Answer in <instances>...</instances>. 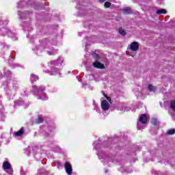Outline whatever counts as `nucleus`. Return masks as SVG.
Masks as SVG:
<instances>
[{"instance_id":"12","label":"nucleus","mask_w":175,"mask_h":175,"mask_svg":"<svg viewBox=\"0 0 175 175\" xmlns=\"http://www.w3.org/2000/svg\"><path fill=\"white\" fill-rule=\"evenodd\" d=\"M117 109L118 110H119V111H123V112L129 111V110H131V107L125 103H120L118 105Z\"/></svg>"},{"instance_id":"35","label":"nucleus","mask_w":175,"mask_h":175,"mask_svg":"<svg viewBox=\"0 0 175 175\" xmlns=\"http://www.w3.org/2000/svg\"><path fill=\"white\" fill-rule=\"evenodd\" d=\"M21 175H28V173L27 172L24 171V170H21Z\"/></svg>"},{"instance_id":"8","label":"nucleus","mask_w":175,"mask_h":175,"mask_svg":"<svg viewBox=\"0 0 175 175\" xmlns=\"http://www.w3.org/2000/svg\"><path fill=\"white\" fill-rule=\"evenodd\" d=\"M3 77H5L6 82L3 83V85H9V83L13 81L14 78H13V72L9 69L8 67L5 66L3 70V74L0 72V80H2Z\"/></svg>"},{"instance_id":"23","label":"nucleus","mask_w":175,"mask_h":175,"mask_svg":"<svg viewBox=\"0 0 175 175\" xmlns=\"http://www.w3.org/2000/svg\"><path fill=\"white\" fill-rule=\"evenodd\" d=\"M147 90H148V91L150 92H155V91H157V87L153 86L152 85H149L147 87Z\"/></svg>"},{"instance_id":"4","label":"nucleus","mask_w":175,"mask_h":175,"mask_svg":"<svg viewBox=\"0 0 175 175\" xmlns=\"http://www.w3.org/2000/svg\"><path fill=\"white\" fill-rule=\"evenodd\" d=\"M18 14L21 20H27V21H24L22 23V27H23L24 31L31 32L33 29L32 26H31V16L32 15V12H29L28 11H18Z\"/></svg>"},{"instance_id":"52","label":"nucleus","mask_w":175,"mask_h":175,"mask_svg":"<svg viewBox=\"0 0 175 175\" xmlns=\"http://www.w3.org/2000/svg\"><path fill=\"white\" fill-rule=\"evenodd\" d=\"M139 105H140L141 107L143 106V104H142V103H140Z\"/></svg>"},{"instance_id":"53","label":"nucleus","mask_w":175,"mask_h":175,"mask_svg":"<svg viewBox=\"0 0 175 175\" xmlns=\"http://www.w3.org/2000/svg\"><path fill=\"white\" fill-rule=\"evenodd\" d=\"M31 152H29L28 153H27L28 155H29V154H30Z\"/></svg>"},{"instance_id":"30","label":"nucleus","mask_w":175,"mask_h":175,"mask_svg":"<svg viewBox=\"0 0 175 175\" xmlns=\"http://www.w3.org/2000/svg\"><path fill=\"white\" fill-rule=\"evenodd\" d=\"M170 107L174 111H175V100L171 101Z\"/></svg>"},{"instance_id":"17","label":"nucleus","mask_w":175,"mask_h":175,"mask_svg":"<svg viewBox=\"0 0 175 175\" xmlns=\"http://www.w3.org/2000/svg\"><path fill=\"white\" fill-rule=\"evenodd\" d=\"M24 132H25L24 127H22L19 131L14 133V136H15V137H20V136L24 135Z\"/></svg>"},{"instance_id":"50","label":"nucleus","mask_w":175,"mask_h":175,"mask_svg":"<svg viewBox=\"0 0 175 175\" xmlns=\"http://www.w3.org/2000/svg\"><path fill=\"white\" fill-rule=\"evenodd\" d=\"M0 109H3V107L2 105H0Z\"/></svg>"},{"instance_id":"46","label":"nucleus","mask_w":175,"mask_h":175,"mask_svg":"<svg viewBox=\"0 0 175 175\" xmlns=\"http://www.w3.org/2000/svg\"><path fill=\"white\" fill-rule=\"evenodd\" d=\"M107 100H109V102H111V100L110 99V98H107Z\"/></svg>"},{"instance_id":"38","label":"nucleus","mask_w":175,"mask_h":175,"mask_svg":"<svg viewBox=\"0 0 175 175\" xmlns=\"http://www.w3.org/2000/svg\"><path fill=\"white\" fill-rule=\"evenodd\" d=\"M39 150V149L38 148V147H34V148H33V151H38Z\"/></svg>"},{"instance_id":"58","label":"nucleus","mask_w":175,"mask_h":175,"mask_svg":"<svg viewBox=\"0 0 175 175\" xmlns=\"http://www.w3.org/2000/svg\"><path fill=\"white\" fill-rule=\"evenodd\" d=\"M28 149H26V151H27Z\"/></svg>"},{"instance_id":"20","label":"nucleus","mask_w":175,"mask_h":175,"mask_svg":"<svg viewBox=\"0 0 175 175\" xmlns=\"http://www.w3.org/2000/svg\"><path fill=\"white\" fill-rule=\"evenodd\" d=\"M122 12L124 14H129V13H132V9L129 7H126L122 9Z\"/></svg>"},{"instance_id":"25","label":"nucleus","mask_w":175,"mask_h":175,"mask_svg":"<svg viewBox=\"0 0 175 175\" xmlns=\"http://www.w3.org/2000/svg\"><path fill=\"white\" fill-rule=\"evenodd\" d=\"M151 124L152 125H154V126H158V125H159V122H158V120H157V118H152L151 120Z\"/></svg>"},{"instance_id":"21","label":"nucleus","mask_w":175,"mask_h":175,"mask_svg":"<svg viewBox=\"0 0 175 175\" xmlns=\"http://www.w3.org/2000/svg\"><path fill=\"white\" fill-rule=\"evenodd\" d=\"M17 106H24V101L21 100L15 101L14 107H17Z\"/></svg>"},{"instance_id":"10","label":"nucleus","mask_w":175,"mask_h":175,"mask_svg":"<svg viewBox=\"0 0 175 175\" xmlns=\"http://www.w3.org/2000/svg\"><path fill=\"white\" fill-rule=\"evenodd\" d=\"M3 168L8 173V174L13 175V168H12V165L10 163L4 161L3 163Z\"/></svg>"},{"instance_id":"15","label":"nucleus","mask_w":175,"mask_h":175,"mask_svg":"<svg viewBox=\"0 0 175 175\" xmlns=\"http://www.w3.org/2000/svg\"><path fill=\"white\" fill-rule=\"evenodd\" d=\"M93 66L97 69H105V64L99 62L98 59H96L95 62H93Z\"/></svg>"},{"instance_id":"14","label":"nucleus","mask_w":175,"mask_h":175,"mask_svg":"<svg viewBox=\"0 0 175 175\" xmlns=\"http://www.w3.org/2000/svg\"><path fill=\"white\" fill-rule=\"evenodd\" d=\"M129 50H131V51H137L139 50V42H133L129 46Z\"/></svg>"},{"instance_id":"45","label":"nucleus","mask_w":175,"mask_h":175,"mask_svg":"<svg viewBox=\"0 0 175 175\" xmlns=\"http://www.w3.org/2000/svg\"><path fill=\"white\" fill-rule=\"evenodd\" d=\"M24 94H25L24 96H27V92H24Z\"/></svg>"},{"instance_id":"49","label":"nucleus","mask_w":175,"mask_h":175,"mask_svg":"<svg viewBox=\"0 0 175 175\" xmlns=\"http://www.w3.org/2000/svg\"><path fill=\"white\" fill-rule=\"evenodd\" d=\"M79 36H81V33H78Z\"/></svg>"},{"instance_id":"44","label":"nucleus","mask_w":175,"mask_h":175,"mask_svg":"<svg viewBox=\"0 0 175 175\" xmlns=\"http://www.w3.org/2000/svg\"><path fill=\"white\" fill-rule=\"evenodd\" d=\"M32 2H33V1L30 0V1H29V3H32Z\"/></svg>"},{"instance_id":"1","label":"nucleus","mask_w":175,"mask_h":175,"mask_svg":"<svg viewBox=\"0 0 175 175\" xmlns=\"http://www.w3.org/2000/svg\"><path fill=\"white\" fill-rule=\"evenodd\" d=\"M27 38L31 39V42L33 43L32 50L34 51L35 54L37 55H42V53H46L48 55H56L58 54V49H55L53 47H50V46H55L57 44V38L54 39H44L40 41V44H38L39 42L38 40H33V36L31 34H27Z\"/></svg>"},{"instance_id":"2","label":"nucleus","mask_w":175,"mask_h":175,"mask_svg":"<svg viewBox=\"0 0 175 175\" xmlns=\"http://www.w3.org/2000/svg\"><path fill=\"white\" fill-rule=\"evenodd\" d=\"M94 150H97V155L99 159H101V162L104 165H108L110 166L112 163H116L114 161V159L111 157H106L105 154L106 151H109V143L108 142H103V144H100V139L98 141H95L93 144Z\"/></svg>"},{"instance_id":"27","label":"nucleus","mask_w":175,"mask_h":175,"mask_svg":"<svg viewBox=\"0 0 175 175\" xmlns=\"http://www.w3.org/2000/svg\"><path fill=\"white\" fill-rule=\"evenodd\" d=\"M23 7H24V0H21L18 3L17 8H18V9H23Z\"/></svg>"},{"instance_id":"11","label":"nucleus","mask_w":175,"mask_h":175,"mask_svg":"<svg viewBox=\"0 0 175 175\" xmlns=\"http://www.w3.org/2000/svg\"><path fill=\"white\" fill-rule=\"evenodd\" d=\"M101 108L103 110V114L107 113L109 111V109H110V103L107 100H104L101 102Z\"/></svg>"},{"instance_id":"40","label":"nucleus","mask_w":175,"mask_h":175,"mask_svg":"<svg viewBox=\"0 0 175 175\" xmlns=\"http://www.w3.org/2000/svg\"><path fill=\"white\" fill-rule=\"evenodd\" d=\"M83 87H84V88H87V83H83Z\"/></svg>"},{"instance_id":"37","label":"nucleus","mask_w":175,"mask_h":175,"mask_svg":"<svg viewBox=\"0 0 175 175\" xmlns=\"http://www.w3.org/2000/svg\"><path fill=\"white\" fill-rule=\"evenodd\" d=\"M111 140H112V142H116V138H112V137H111V138H109V142H111Z\"/></svg>"},{"instance_id":"18","label":"nucleus","mask_w":175,"mask_h":175,"mask_svg":"<svg viewBox=\"0 0 175 175\" xmlns=\"http://www.w3.org/2000/svg\"><path fill=\"white\" fill-rule=\"evenodd\" d=\"M120 172L124 173H132V167H122L120 169Z\"/></svg>"},{"instance_id":"6","label":"nucleus","mask_w":175,"mask_h":175,"mask_svg":"<svg viewBox=\"0 0 175 175\" xmlns=\"http://www.w3.org/2000/svg\"><path fill=\"white\" fill-rule=\"evenodd\" d=\"M44 91H46V87L43 85H33V94L36 96H38V99H41V100H47L49 99Z\"/></svg>"},{"instance_id":"31","label":"nucleus","mask_w":175,"mask_h":175,"mask_svg":"<svg viewBox=\"0 0 175 175\" xmlns=\"http://www.w3.org/2000/svg\"><path fill=\"white\" fill-rule=\"evenodd\" d=\"M167 135H174L175 129H170L167 131Z\"/></svg>"},{"instance_id":"48","label":"nucleus","mask_w":175,"mask_h":175,"mask_svg":"<svg viewBox=\"0 0 175 175\" xmlns=\"http://www.w3.org/2000/svg\"><path fill=\"white\" fill-rule=\"evenodd\" d=\"M105 173H109V170H105Z\"/></svg>"},{"instance_id":"13","label":"nucleus","mask_w":175,"mask_h":175,"mask_svg":"<svg viewBox=\"0 0 175 175\" xmlns=\"http://www.w3.org/2000/svg\"><path fill=\"white\" fill-rule=\"evenodd\" d=\"M64 167L66 169V172L68 175H72V173H73V170L72 169V165L69 162H66L64 165Z\"/></svg>"},{"instance_id":"32","label":"nucleus","mask_w":175,"mask_h":175,"mask_svg":"<svg viewBox=\"0 0 175 175\" xmlns=\"http://www.w3.org/2000/svg\"><path fill=\"white\" fill-rule=\"evenodd\" d=\"M36 122L37 124H42V122H43V118L38 117V118L36 120Z\"/></svg>"},{"instance_id":"59","label":"nucleus","mask_w":175,"mask_h":175,"mask_svg":"<svg viewBox=\"0 0 175 175\" xmlns=\"http://www.w3.org/2000/svg\"><path fill=\"white\" fill-rule=\"evenodd\" d=\"M75 1H77V0H75Z\"/></svg>"},{"instance_id":"57","label":"nucleus","mask_w":175,"mask_h":175,"mask_svg":"<svg viewBox=\"0 0 175 175\" xmlns=\"http://www.w3.org/2000/svg\"><path fill=\"white\" fill-rule=\"evenodd\" d=\"M31 6L33 8L34 6H33V5H31Z\"/></svg>"},{"instance_id":"51","label":"nucleus","mask_w":175,"mask_h":175,"mask_svg":"<svg viewBox=\"0 0 175 175\" xmlns=\"http://www.w3.org/2000/svg\"><path fill=\"white\" fill-rule=\"evenodd\" d=\"M90 88V90H94V88Z\"/></svg>"},{"instance_id":"36","label":"nucleus","mask_w":175,"mask_h":175,"mask_svg":"<svg viewBox=\"0 0 175 175\" xmlns=\"http://www.w3.org/2000/svg\"><path fill=\"white\" fill-rule=\"evenodd\" d=\"M93 57H94V58H96V59H98L99 58V55H98V54L96 53H93Z\"/></svg>"},{"instance_id":"54","label":"nucleus","mask_w":175,"mask_h":175,"mask_svg":"<svg viewBox=\"0 0 175 175\" xmlns=\"http://www.w3.org/2000/svg\"><path fill=\"white\" fill-rule=\"evenodd\" d=\"M1 96H0V105H1Z\"/></svg>"},{"instance_id":"42","label":"nucleus","mask_w":175,"mask_h":175,"mask_svg":"<svg viewBox=\"0 0 175 175\" xmlns=\"http://www.w3.org/2000/svg\"><path fill=\"white\" fill-rule=\"evenodd\" d=\"M82 12H83V10H81V8H79V14H81Z\"/></svg>"},{"instance_id":"29","label":"nucleus","mask_w":175,"mask_h":175,"mask_svg":"<svg viewBox=\"0 0 175 175\" xmlns=\"http://www.w3.org/2000/svg\"><path fill=\"white\" fill-rule=\"evenodd\" d=\"M135 94L137 95V98H142V96H143V92L142 91H135Z\"/></svg>"},{"instance_id":"24","label":"nucleus","mask_w":175,"mask_h":175,"mask_svg":"<svg viewBox=\"0 0 175 175\" xmlns=\"http://www.w3.org/2000/svg\"><path fill=\"white\" fill-rule=\"evenodd\" d=\"M157 14H166L167 12L165 9L157 10L156 12Z\"/></svg>"},{"instance_id":"3","label":"nucleus","mask_w":175,"mask_h":175,"mask_svg":"<svg viewBox=\"0 0 175 175\" xmlns=\"http://www.w3.org/2000/svg\"><path fill=\"white\" fill-rule=\"evenodd\" d=\"M9 24V20L0 16V36H6L8 35V38H12V40H17V37L16 33H14L9 28L6 27V25Z\"/></svg>"},{"instance_id":"16","label":"nucleus","mask_w":175,"mask_h":175,"mask_svg":"<svg viewBox=\"0 0 175 175\" xmlns=\"http://www.w3.org/2000/svg\"><path fill=\"white\" fill-rule=\"evenodd\" d=\"M13 58L12 57V53L10 54L9 55V59H8V64L11 68H18L20 67V64H13Z\"/></svg>"},{"instance_id":"47","label":"nucleus","mask_w":175,"mask_h":175,"mask_svg":"<svg viewBox=\"0 0 175 175\" xmlns=\"http://www.w3.org/2000/svg\"><path fill=\"white\" fill-rule=\"evenodd\" d=\"M57 151H61V148H57Z\"/></svg>"},{"instance_id":"22","label":"nucleus","mask_w":175,"mask_h":175,"mask_svg":"<svg viewBox=\"0 0 175 175\" xmlns=\"http://www.w3.org/2000/svg\"><path fill=\"white\" fill-rule=\"evenodd\" d=\"M30 80H31V83H34V81H36L39 80V77H38V75L32 74L31 75Z\"/></svg>"},{"instance_id":"33","label":"nucleus","mask_w":175,"mask_h":175,"mask_svg":"<svg viewBox=\"0 0 175 175\" xmlns=\"http://www.w3.org/2000/svg\"><path fill=\"white\" fill-rule=\"evenodd\" d=\"M104 6L106 8H110V6H111V3L109 1H107L105 3Z\"/></svg>"},{"instance_id":"5","label":"nucleus","mask_w":175,"mask_h":175,"mask_svg":"<svg viewBox=\"0 0 175 175\" xmlns=\"http://www.w3.org/2000/svg\"><path fill=\"white\" fill-rule=\"evenodd\" d=\"M65 59L62 57H59L57 59L55 60H51L49 64V66L51 68V75L52 76H56V75H61L60 70L58 68H55L54 66H61L62 64H64V62Z\"/></svg>"},{"instance_id":"55","label":"nucleus","mask_w":175,"mask_h":175,"mask_svg":"<svg viewBox=\"0 0 175 175\" xmlns=\"http://www.w3.org/2000/svg\"><path fill=\"white\" fill-rule=\"evenodd\" d=\"M34 9H38V8H36V7H34Z\"/></svg>"},{"instance_id":"39","label":"nucleus","mask_w":175,"mask_h":175,"mask_svg":"<svg viewBox=\"0 0 175 175\" xmlns=\"http://www.w3.org/2000/svg\"><path fill=\"white\" fill-rule=\"evenodd\" d=\"M90 80H94V75H90Z\"/></svg>"},{"instance_id":"34","label":"nucleus","mask_w":175,"mask_h":175,"mask_svg":"<svg viewBox=\"0 0 175 175\" xmlns=\"http://www.w3.org/2000/svg\"><path fill=\"white\" fill-rule=\"evenodd\" d=\"M1 49H8L9 46L8 45H6V44H5L4 42H0Z\"/></svg>"},{"instance_id":"43","label":"nucleus","mask_w":175,"mask_h":175,"mask_svg":"<svg viewBox=\"0 0 175 175\" xmlns=\"http://www.w3.org/2000/svg\"><path fill=\"white\" fill-rule=\"evenodd\" d=\"M102 94L104 95V96L106 98V96H106V94H105V92H102Z\"/></svg>"},{"instance_id":"28","label":"nucleus","mask_w":175,"mask_h":175,"mask_svg":"<svg viewBox=\"0 0 175 175\" xmlns=\"http://www.w3.org/2000/svg\"><path fill=\"white\" fill-rule=\"evenodd\" d=\"M119 33H120V35H122V36H125V35H126V31H125V30L121 27L119 29Z\"/></svg>"},{"instance_id":"19","label":"nucleus","mask_w":175,"mask_h":175,"mask_svg":"<svg viewBox=\"0 0 175 175\" xmlns=\"http://www.w3.org/2000/svg\"><path fill=\"white\" fill-rule=\"evenodd\" d=\"M10 83H12V88L13 90H17L18 88V82L14 79V78L11 81Z\"/></svg>"},{"instance_id":"56","label":"nucleus","mask_w":175,"mask_h":175,"mask_svg":"<svg viewBox=\"0 0 175 175\" xmlns=\"http://www.w3.org/2000/svg\"><path fill=\"white\" fill-rule=\"evenodd\" d=\"M34 153H35V154H36H36H37V153H36V152H34Z\"/></svg>"},{"instance_id":"7","label":"nucleus","mask_w":175,"mask_h":175,"mask_svg":"<svg viewBox=\"0 0 175 175\" xmlns=\"http://www.w3.org/2000/svg\"><path fill=\"white\" fill-rule=\"evenodd\" d=\"M55 130V124H51L48 126H42L40 127V132L44 137H53L54 136V131Z\"/></svg>"},{"instance_id":"9","label":"nucleus","mask_w":175,"mask_h":175,"mask_svg":"<svg viewBox=\"0 0 175 175\" xmlns=\"http://www.w3.org/2000/svg\"><path fill=\"white\" fill-rule=\"evenodd\" d=\"M148 121V116L146 114H142L139 116V121L137 122V129H144L146 128V124Z\"/></svg>"},{"instance_id":"26","label":"nucleus","mask_w":175,"mask_h":175,"mask_svg":"<svg viewBox=\"0 0 175 175\" xmlns=\"http://www.w3.org/2000/svg\"><path fill=\"white\" fill-rule=\"evenodd\" d=\"M5 94L8 96V98H10V99H13V96H14V94H12V90H6Z\"/></svg>"},{"instance_id":"41","label":"nucleus","mask_w":175,"mask_h":175,"mask_svg":"<svg viewBox=\"0 0 175 175\" xmlns=\"http://www.w3.org/2000/svg\"><path fill=\"white\" fill-rule=\"evenodd\" d=\"M100 3H103V2L106 1V0H98Z\"/></svg>"}]
</instances>
